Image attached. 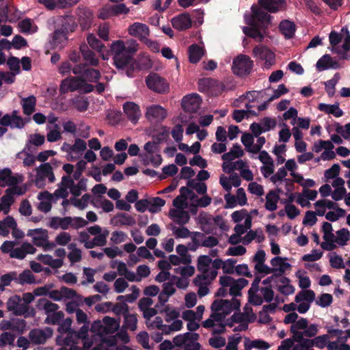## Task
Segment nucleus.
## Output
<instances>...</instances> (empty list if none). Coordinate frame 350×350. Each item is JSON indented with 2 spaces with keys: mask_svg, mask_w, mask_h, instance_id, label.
<instances>
[{
  "mask_svg": "<svg viewBox=\"0 0 350 350\" xmlns=\"http://www.w3.org/2000/svg\"><path fill=\"white\" fill-rule=\"evenodd\" d=\"M138 43L133 39L127 40L126 42L122 40H116L111 45L116 68L120 71H125L126 75L129 77L133 75L134 67L131 64L132 57L138 51Z\"/></svg>",
  "mask_w": 350,
  "mask_h": 350,
  "instance_id": "f257e3e1",
  "label": "nucleus"
},
{
  "mask_svg": "<svg viewBox=\"0 0 350 350\" xmlns=\"http://www.w3.org/2000/svg\"><path fill=\"white\" fill-rule=\"evenodd\" d=\"M270 20V15L265 11L262 10L257 5H253L252 7V18L250 21L251 27H245L243 32L256 41L261 42L264 38V34L260 31V29L267 27Z\"/></svg>",
  "mask_w": 350,
  "mask_h": 350,
  "instance_id": "f03ea898",
  "label": "nucleus"
},
{
  "mask_svg": "<svg viewBox=\"0 0 350 350\" xmlns=\"http://www.w3.org/2000/svg\"><path fill=\"white\" fill-rule=\"evenodd\" d=\"M109 234L108 230H103L100 226L94 225L79 232V241L87 249L103 247L107 244Z\"/></svg>",
  "mask_w": 350,
  "mask_h": 350,
  "instance_id": "7ed1b4c3",
  "label": "nucleus"
},
{
  "mask_svg": "<svg viewBox=\"0 0 350 350\" xmlns=\"http://www.w3.org/2000/svg\"><path fill=\"white\" fill-rule=\"evenodd\" d=\"M119 327L120 321L109 317H105L102 321H94L92 324L91 331L94 334L100 336L103 341H107L109 346H113L116 344V336H111L108 340H106L105 337L108 334L115 333Z\"/></svg>",
  "mask_w": 350,
  "mask_h": 350,
  "instance_id": "20e7f679",
  "label": "nucleus"
},
{
  "mask_svg": "<svg viewBox=\"0 0 350 350\" xmlns=\"http://www.w3.org/2000/svg\"><path fill=\"white\" fill-rule=\"evenodd\" d=\"M86 179L81 178L77 184H75L71 176H63L61 182L58 184V189L54 192L55 198L66 199L69 194L68 189L75 197L79 196L83 191H86Z\"/></svg>",
  "mask_w": 350,
  "mask_h": 350,
  "instance_id": "39448f33",
  "label": "nucleus"
},
{
  "mask_svg": "<svg viewBox=\"0 0 350 350\" xmlns=\"http://www.w3.org/2000/svg\"><path fill=\"white\" fill-rule=\"evenodd\" d=\"M16 242L12 241H5L1 245V251L5 254H9L11 258L18 260L24 259L27 254H33L36 249L33 245L28 242H24L20 247H15Z\"/></svg>",
  "mask_w": 350,
  "mask_h": 350,
  "instance_id": "423d86ee",
  "label": "nucleus"
},
{
  "mask_svg": "<svg viewBox=\"0 0 350 350\" xmlns=\"http://www.w3.org/2000/svg\"><path fill=\"white\" fill-rule=\"evenodd\" d=\"M319 325L315 323L308 324L305 318H300L295 325H291V332L295 342H301L303 337H314L319 332Z\"/></svg>",
  "mask_w": 350,
  "mask_h": 350,
  "instance_id": "0eeeda50",
  "label": "nucleus"
},
{
  "mask_svg": "<svg viewBox=\"0 0 350 350\" xmlns=\"http://www.w3.org/2000/svg\"><path fill=\"white\" fill-rule=\"evenodd\" d=\"M345 31L347 36L344 39V42L341 46L338 44L341 42L343 36L336 31H332L329 33V40L332 46L331 51L339 55L341 59H348L350 56L347 54V52L350 50V34L347 28L343 27L342 31Z\"/></svg>",
  "mask_w": 350,
  "mask_h": 350,
  "instance_id": "6e6552de",
  "label": "nucleus"
},
{
  "mask_svg": "<svg viewBox=\"0 0 350 350\" xmlns=\"http://www.w3.org/2000/svg\"><path fill=\"white\" fill-rule=\"evenodd\" d=\"M94 90V86L88 83L84 79L77 77L66 78L62 81L59 87L61 94L68 92L80 91L83 93H90Z\"/></svg>",
  "mask_w": 350,
  "mask_h": 350,
  "instance_id": "1a4fd4ad",
  "label": "nucleus"
},
{
  "mask_svg": "<svg viewBox=\"0 0 350 350\" xmlns=\"http://www.w3.org/2000/svg\"><path fill=\"white\" fill-rule=\"evenodd\" d=\"M200 335L197 333L186 332L173 338L174 345L181 350H200L201 345L198 342Z\"/></svg>",
  "mask_w": 350,
  "mask_h": 350,
  "instance_id": "9d476101",
  "label": "nucleus"
},
{
  "mask_svg": "<svg viewBox=\"0 0 350 350\" xmlns=\"http://www.w3.org/2000/svg\"><path fill=\"white\" fill-rule=\"evenodd\" d=\"M36 174L34 183L36 186L43 188L46 185V180L48 179L50 183L55 181V176L52 166L49 163H44L36 168Z\"/></svg>",
  "mask_w": 350,
  "mask_h": 350,
  "instance_id": "9b49d317",
  "label": "nucleus"
},
{
  "mask_svg": "<svg viewBox=\"0 0 350 350\" xmlns=\"http://www.w3.org/2000/svg\"><path fill=\"white\" fill-rule=\"evenodd\" d=\"M148 329H158L164 334H170L181 329V323L175 321L171 324H164L161 317H155L152 319H148L146 324Z\"/></svg>",
  "mask_w": 350,
  "mask_h": 350,
  "instance_id": "f8f14e48",
  "label": "nucleus"
},
{
  "mask_svg": "<svg viewBox=\"0 0 350 350\" xmlns=\"http://www.w3.org/2000/svg\"><path fill=\"white\" fill-rule=\"evenodd\" d=\"M240 303L239 300L232 298L231 301L227 299L215 300L211 305V311L213 313L224 315V318L229 314L232 310L239 309Z\"/></svg>",
  "mask_w": 350,
  "mask_h": 350,
  "instance_id": "ddd939ff",
  "label": "nucleus"
},
{
  "mask_svg": "<svg viewBox=\"0 0 350 350\" xmlns=\"http://www.w3.org/2000/svg\"><path fill=\"white\" fill-rule=\"evenodd\" d=\"M219 283L223 287H227L230 295L237 296L241 295V291L248 284V281L244 278L234 280L228 275L220 277Z\"/></svg>",
  "mask_w": 350,
  "mask_h": 350,
  "instance_id": "4468645a",
  "label": "nucleus"
},
{
  "mask_svg": "<svg viewBox=\"0 0 350 350\" xmlns=\"http://www.w3.org/2000/svg\"><path fill=\"white\" fill-rule=\"evenodd\" d=\"M253 67V62L246 55L240 54L237 56L232 62V70L234 74L243 76L250 74Z\"/></svg>",
  "mask_w": 350,
  "mask_h": 350,
  "instance_id": "2eb2a0df",
  "label": "nucleus"
},
{
  "mask_svg": "<svg viewBox=\"0 0 350 350\" xmlns=\"http://www.w3.org/2000/svg\"><path fill=\"white\" fill-rule=\"evenodd\" d=\"M202 326L206 329H212V334L217 335L226 332L225 319L224 315L217 313H211L209 318L204 321Z\"/></svg>",
  "mask_w": 350,
  "mask_h": 350,
  "instance_id": "dca6fc26",
  "label": "nucleus"
},
{
  "mask_svg": "<svg viewBox=\"0 0 350 350\" xmlns=\"http://www.w3.org/2000/svg\"><path fill=\"white\" fill-rule=\"evenodd\" d=\"M6 306L8 310L16 316H24L25 317L29 316V306L23 304L21 297L17 295L8 299Z\"/></svg>",
  "mask_w": 350,
  "mask_h": 350,
  "instance_id": "f3484780",
  "label": "nucleus"
},
{
  "mask_svg": "<svg viewBox=\"0 0 350 350\" xmlns=\"http://www.w3.org/2000/svg\"><path fill=\"white\" fill-rule=\"evenodd\" d=\"M315 299V293L312 290H303L299 292L295 297V301L297 304V310L301 314L306 313L310 308V303Z\"/></svg>",
  "mask_w": 350,
  "mask_h": 350,
  "instance_id": "a211bd4d",
  "label": "nucleus"
},
{
  "mask_svg": "<svg viewBox=\"0 0 350 350\" xmlns=\"http://www.w3.org/2000/svg\"><path fill=\"white\" fill-rule=\"evenodd\" d=\"M129 8L124 3H120L114 5H106L100 10L98 17L103 20L120 14H126Z\"/></svg>",
  "mask_w": 350,
  "mask_h": 350,
  "instance_id": "6ab92c4d",
  "label": "nucleus"
},
{
  "mask_svg": "<svg viewBox=\"0 0 350 350\" xmlns=\"http://www.w3.org/2000/svg\"><path fill=\"white\" fill-rule=\"evenodd\" d=\"M53 334V329L49 327L44 328H34L29 332L28 337L32 344L43 345L51 338Z\"/></svg>",
  "mask_w": 350,
  "mask_h": 350,
  "instance_id": "aec40b11",
  "label": "nucleus"
},
{
  "mask_svg": "<svg viewBox=\"0 0 350 350\" xmlns=\"http://www.w3.org/2000/svg\"><path fill=\"white\" fill-rule=\"evenodd\" d=\"M148 88L157 93H165L169 90V85L165 79L157 73L149 75L146 79Z\"/></svg>",
  "mask_w": 350,
  "mask_h": 350,
  "instance_id": "412c9836",
  "label": "nucleus"
},
{
  "mask_svg": "<svg viewBox=\"0 0 350 350\" xmlns=\"http://www.w3.org/2000/svg\"><path fill=\"white\" fill-rule=\"evenodd\" d=\"M167 110L161 105H152L146 107V118L151 123H160L167 117Z\"/></svg>",
  "mask_w": 350,
  "mask_h": 350,
  "instance_id": "4be33fe9",
  "label": "nucleus"
},
{
  "mask_svg": "<svg viewBox=\"0 0 350 350\" xmlns=\"http://www.w3.org/2000/svg\"><path fill=\"white\" fill-rule=\"evenodd\" d=\"M253 54L255 57L265 62V67L269 68L275 64V54L269 48L258 45L254 48Z\"/></svg>",
  "mask_w": 350,
  "mask_h": 350,
  "instance_id": "5701e85b",
  "label": "nucleus"
},
{
  "mask_svg": "<svg viewBox=\"0 0 350 350\" xmlns=\"http://www.w3.org/2000/svg\"><path fill=\"white\" fill-rule=\"evenodd\" d=\"M55 28L67 34L75 31L77 25L73 16L69 15L59 16L55 21Z\"/></svg>",
  "mask_w": 350,
  "mask_h": 350,
  "instance_id": "b1692460",
  "label": "nucleus"
},
{
  "mask_svg": "<svg viewBox=\"0 0 350 350\" xmlns=\"http://www.w3.org/2000/svg\"><path fill=\"white\" fill-rule=\"evenodd\" d=\"M24 177L22 174L12 175V171L8 168L0 172V187L16 185L22 183Z\"/></svg>",
  "mask_w": 350,
  "mask_h": 350,
  "instance_id": "393cba45",
  "label": "nucleus"
},
{
  "mask_svg": "<svg viewBox=\"0 0 350 350\" xmlns=\"http://www.w3.org/2000/svg\"><path fill=\"white\" fill-rule=\"evenodd\" d=\"M260 4L259 8L271 12L275 13L279 11L284 10L286 7L285 0H258ZM258 8V6H257Z\"/></svg>",
  "mask_w": 350,
  "mask_h": 350,
  "instance_id": "a878e982",
  "label": "nucleus"
},
{
  "mask_svg": "<svg viewBox=\"0 0 350 350\" xmlns=\"http://www.w3.org/2000/svg\"><path fill=\"white\" fill-rule=\"evenodd\" d=\"M201 98L197 94H192L183 97L182 107L187 112H196L200 107Z\"/></svg>",
  "mask_w": 350,
  "mask_h": 350,
  "instance_id": "bb28decb",
  "label": "nucleus"
},
{
  "mask_svg": "<svg viewBox=\"0 0 350 350\" xmlns=\"http://www.w3.org/2000/svg\"><path fill=\"white\" fill-rule=\"evenodd\" d=\"M261 278L256 276L254 281L252 283V286L248 291V300L249 302L254 306H260L262 304V299L261 295L258 293L259 291V284L260 282Z\"/></svg>",
  "mask_w": 350,
  "mask_h": 350,
  "instance_id": "cd10ccee",
  "label": "nucleus"
},
{
  "mask_svg": "<svg viewBox=\"0 0 350 350\" xmlns=\"http://www.w3.org/2000/svg\"><path fill=\"white\" fill-rule=\"evenodd\" d=\"M171 22L173 27L178 31H185L192 25V21L188 13H183L174 16Z\"/></svg>",
  "mask_w": 350,
  "mask_h": 350,
  "instance_id": "c85d7f7f",
  "label": "nucleus"
},
{
  "mask_svg": "<svg viewBox=\"0 0 350 350\" xmlns=\"http://www.w3.org/2000/svg\"><path fill=\"white\" fill-rule=\"evenodd\" d=\"M129 33L134 37H137L141 40H146L150 33L148 27L144 23H134L128 28Z\"/></svg>",
  "mask_w": 350,
  "mask_h": 350,
  "instance_id": "c756f323",
  "label": "nucleus"
},
{
  "mask_svg": "<svg viewBox=\"0 0 350 350\" xmlns=\"http://www.w3.org/2000/svg\"><path fill=\"white\" fill-rule=\"evenodd\" d=\"M27 236L31 237L33 243L40 247L49 239L48 230L43 228L29 229Z\"/></svg>",
  "mask_w": 350,
  "mask_h": 350,
  "instance_id": "7c9ffc66",
  "label": "nucleus"
},
{
  "mask_svg": "<svg viewBox=\"0 0 350 350\" xmlns=\"http://www.w3.org/2000/svg\"><path fill=\"white\" fill-rule=\"evenodd\" d=\"M157 147V144L154 142L146 143L144 147L146 151L144 157L147 159H150L151 163L154 165H159L162 160L159 154H155Z\"/></svg>",
  "mask_w": 350,
  "mask_h": 350,
  "instance_id": "2f4dec72",
  "label": "nucleus"
},
{
  "mask_svg": "<svg viewBox=\"0 0 350 350\" xmlns=\"http://www.w3.org/2000/svg\"><path fill=\"white\" fill-rule=\"evenodd\" d=\"M170 217L179 226L187 224L189 219L190 215L189 213L182 208H173L170 211Z\"/></svg>",
  "mask_w": 350,
  "mask_h": 350,
  "instance_id": "473e14b6",
  "label": "nucleus"
},
{
  "mask_svg": "<svg viewBox=\"0 0 350 350\" xmlns=\"http://www.w3.org/2000/svg\"><path fill=\"white\" fill-rule=\"evenodd\" d=\"M317 69L323 71L327 69H337L340 68L339 63L329 55H324L317 62Z\"/></svg>",
  "mask_w": 350,
  "mask_h": 350,
  "instance_id": "72a5a7b5",
  "label": "nucleus"
},
{
  "mask_svg": "<svg viewBox=\"0 0 350 350\" xmlns=\"http://www.w3.org/2000/svg\"><path fill=\"white\" fill-rule=\"evenodd\" d=\"M286 259V258L276 256L271 260L273 273H275V275H277L278 277L282 276L287 269L291 267L289 263L284 262Z\"/></svg>",
  "mask_w": 350,
  "mask_h": 350,
  "instance_id": "f704fd0d",
  "label": "nucleus"
},
{
  "mask_svg": "<svg viewBox=\"0 0 350 350\" xmlns=\"http://www.w3.org/2000/svg\"><path fill=\"white\" fill-rule=\"evenodd\" d=\"M79 49L83 59L85 62L84 64L85 66H96L98 64L99 60L98 57L96 56V54L89 49V46L86 44H82Z\"/></svg>",
  "mask_w": 350,
  "mask_h": 350,
  "instance_id": "c9c22d12",
  "label": "nucleus"
},
{
  "mask_svg": "<svg viewBox=\"0 0 350 350\" xmlns=\"http://www.w3.org/2000/svg\"><path fill=\"white\" fill-rule=\"evenodd\" d=\"M123 109L128 118L136 123L141 116L139 106L133 102H127L124 104Z\"/></svg>",
  "mask_w": 350,
  "mask_h": 350,
  "instance_id": "e433bc0d",
  "label": "nucleus"
},
{
  "mask_svg": "<svg viewBox=\"0 0 350 350\" xmlns=\"http://www.w3.org/2000/svg\"><path fill=\"white\" fill-rule=\"evenodd\" d=\"M282 191L280 188H277L275 191H269L265 197L266 202L265 206L267 210L273 211L277 209V204L280 199L279 193H282Z\"/></svg>",
  "mask_w": 350,
  "mask_h": 350,
  "instance_id": "4c0bfd02",
  "label": "nucleus"
},
{
  "mask_svg": "<svg viewBox=\"0 0 350 350\" xmlns=\"http://www.w3.org/2000/svg\"><path fill=\"white\" fill-rule=\"evenodd\" d=\"M0 124L3 126H10L12 129H22L25 122L21 117L10 118L9 114H5L0 119Z\"/></svg>",
  "mask_w": 350,
  "mask_h": 350,
  "instance_id": "58836bf2",
  "label": "nucleus"
},
{
  "mask_svg": "<svg viewBox=\"0 0 350 350\" xmlns=\"http://www.w3.org/2000/svg\"><path fill=\"white\" fill-rule=\"evenodd\" d=\"M54 197L55 198L54 193L51 194L48 191L39 193L38 198L41 201L38 206V208L44 213L49 212L52 207L51 200H52Z\"/></svg>",
  "mask_w": 350,
  "mask_h": 350,
  "instance_id": "ea45409f",
  "label": "nucleus"
},
{
  "mask_svg": "<svg viewBox=\"0 0 350 350\" xmlns=\"http://www.w3.org/2000/svg\"><path fill=\"white\" fill-rule=\"evenodd\" d=\"M180 191L181 194L177 196L173 200V205L176 207V208L184 209L187 206V198L185 196V193L190 195L191 198H193L195 197V194L192 191L189 190V189L185 187H181Z\"/></svg>",
  "mask_w": 350,
  "mask_h": 350,
  "instance_id": "a19ab883",
  "label": "nucleus"
},
{
  "mask_svg": "<svg viewBox=\"0 0 350 350\" xmlns=\"http://www.w3.org/2000/svg\"><path fill=\"white\" fill-rule=\"evenodd\" d=\"M72 147V159L70 161H75L79 158L87 148L86 142L80 139L77 138L75 140L74 144L71 145Z\"/></svg>",
  "mask_w": 350,
  "mask_h": 350,
  "instance_id": "79ce46f5",
  "label": "nucleus"
},
{
  "mask_svg": "<svg viewBox=\"0 0 350 350\" xmlns=\"http://www.w3.org/2000/svg\"><path fill=\"white\" fill-rule=\"evenodd\" d=\"M36 98L33 95L21 98V104L24 114L29 116L36 111Z\"/></svg>",
  "mask_w": 350,
  "mask_h": 350,
  "instance_id": "37998d69",
  "label": "nucleus"
},
{
  "mask_svg": "<svg viewBox=\"0 0 350 350\" xmlns=\"http://www.w3.org/2000/svg\"><path fill=\"white\" fill-rule=\"evenodd\" d=\"M217 275V271H212L208 273H201L193 280L195 285H209L215 280Z\"/></svg>",
  "mask_w": 350,
  "mask_h": 350,
  "instance_id": "c03bdc74",
  "label": "nucleus"
},
{
  "mask_svg": "<svg viewBox=\"0 0 350 350\" xmlns=\"http://www.w3.org/2000/svg\"><path fill=\"white\" fill-rule=\"evenodd\" d=\"M37 260L41 261L44 265L50 266L53 269H59L64 265V261L62 259H55L49 254H39L37 256Z\"/></svg>",
  "mask_w": 350,
  "mask_h": 350,
  "instance_id": "a18cd8bd",
  "label": "nucleus"
},
{
  "mask_svg": "<svg viewBox=\"0 0 350 350\" xmlns=\"http://www.w3.org/2000/svg\"><path fill=\"white\" fill-rule=\"evenodd\" d=\"M318 109L327 114H332L336 118L341 117L343 115V111L339 108L338 103L334 105L320 103Z\"/></svg>",
  "mask_w": 350,
  "mask_h": 350,
  "instance_id": "49530a36",
  "label": "nucleus"
},
{
  "mask_svg": "<svg viewBox=\"0 0 350 350\" xmlns=\"http://www.w3.org/2000/svg\"><path fill=\"white\" fill-rule=\"evenodd\" d=\"M243 155L244 151L241 148V146L236 144L233 145L232 148L228 152L224 153L221 156V158L225 161H230L236 158L241 157Z\"/></svg>",
  "mask_w": 350,
  "mask_h": 350,
  "instance_id": "de8ad7c7",
  "label": "nucleus"
},
{
  "mask_svg": "<svg viewBox=\"0 0 350 350\" xmlns=\"http://www.w3.org/2000/svg\"><path fill=\"white\" fill-rule=\"evenodd\" d=\"M16 226V220L12 216H8L4 219L0 220V235L7 237L12 227Z\"/></svg>",
  "mask_w": 350,
  "mask_h": 350,
  "instance_id": "09e8293b",
  "label": "nucleus"
},
{
  "mask_svg": "<svg viewBox=\"0 0 350 350\" xmlns=\"http://www.w3.org/2000/svg\"><path fill=\"white\" fill-rule=\"evenodd\" d=\"M162 312L165 314V321L166 323L171 324L175 321H180L181 323V328L183 327V321L178 319L180 313L177 310L166 306Z\"/></svg>",
  "mask_w": 350,
  "mask_h": 350,
  "instance_id": "8fccbe9b",
  "label": "nucleus"
},
{
  "mask_svg": "<svg viewBox=\"0 0 350 350\" xmlns=\"http://www.w3.org/2000/svg\"><path fill=\"white\" fill-rule=\"evenodd\" d=\"M46 130L48 131L46 135L47 141L49 142H55L62 138V133L60 132V126L57 124H55L53 126L46 125Z\"/></svg>",
  "mask_w": 350,
  "mask_h": 350,
  "instance_id": "3c124183",
  "label": "nucleus"
},
{
  "mask_svg": "<svg viewBox=\"0 0 350 350\" xmlns=\"http://www.w3.org/2000/svg\"><path fill=\"white\" fill-rule=\"evenodd\" d=\"M137 318L135 314H125L122 328L135 332L137 328Z\"/></svg>",
  "mask_w": 350,
  "mask_h": 350,
  "instance_id": "603ef678",
  "label": "nucleus"
},
{
  "mask_svg": "<svg viewBox=\"0 0 350 350\" xmlns=\"http://www.w3.org/2000/svg\"><path fill=\"white\" fill-rule=\"evenodd\" d=\"M118 274L120 276H124L125 279L131 282V280H137L135 277V273L129 271L125 262L120 261L118 262L117 266Z\"/></svg>",
  "mask_w": 350,
  "mask_h": 350,
  "instance_id": "864d4df0",
  "label": "nucleus"
},
{
  "mask_svg": "<svg viewBox=\"0 0 350 350\" xmlns=\"http://www.w3.org/2000/svg\"><path fill=\"white\" fill-rule=\"evenodd\" d=\"M212 259L208 256H200L198 259L197 268L201 273H208L209 271H215L213 269L210 265Z\"/></svg>",
  "mask_w": 350,
  "mask_h": 350,
  "instance_id": "5fc2aeb1",
  "label": "nucleus"
},
{
  "mask_svg": "<svg viewBox=\"0 0 350 350\" xmlns=\"http://www.w3.org/2000/svg\"><path fill=\"white\" fill-rule=\"evenodd\" d=\"M280 29L285 38H291L295 31V25L293 22L284 20L280 23Z\"/></svg>",
  "mask_w": 350,
  "mask_h": 350,
  "instance_id": "6e6d98bb",
  "label": "nucleus"
},
{
  "mask_svg": "<svg viewBox=\"0 0 350 350\" xmlns=\"http://www.w3.org/2000/svg\"><path fill=\"white\" fill-rule=\"evenodd\" d=\"M39 310H43L48 316L59 309V306L46 299H40L38 301Z\"/></svg>",
  "mask_w": 350,
  "mask_h": 350,
  "instance_id": "4d7b16f0",
  "label": "nucleus"
},
{
  "mask_svg": "<svg viewBox=\"0 0 350 350\" xmlns=\"http://www.w3.org/2000/svg\"><path fill=\"white\" fill-rule=\"evenodd\" d=\"M116 226H133L135 219L127 213H119L113 218Z\"/></svg>",
  "mask_w": 350,
  "mask_h": 350,
  "instance_id": "13d9d810",
  "label": "nucleus"
},
{
  "mask_svg": "<svg viewBox=\"0 0 350 350\" xmlns=\"http://www.w3.org/2000/svg\"><path fill=\"white\" fill-rule=\"evenodd\" d=\"M189 62L196 64L200 61L203 55L202 49L197 44H192L189 47Z\"/></svg>",
  "mask_w": 350,
  "mask_h": 350,
  "instance_id": "bf43d9fd",
  "label": "nucleus"
},
{
  "mask_svg": "<svg viewBox=\"0 0 350 350\" xmlns=\"http://www.w3.org/2000/svg\"><path fill=\"white\" fill-rule=\"evenodd\" d=\"M39 3H42L49 10L67 8L68 3L66 0H38Z\"/></svg>",
  "mask_w": 350,
  "mask_h": 350,
  "instance_id": "052dcab7",
  "label": "nucleus"
},
{
  "mask_svg": "<svg viewBox=\"0 0 350 350\" xmlns=\"http://www.w3.org/2000/svg\"><path fill=\"white\" fill-rule=\"evenodd\" d=\"M335 235L332 232L323 234V239L325 242L321 243V247L327 251H332L336 247Z\"/></svg>",
  "mask_w": 350,
  "mask_h": 350,
  "instance_id": "680f3d73",
  "label": "nucleus"
},
{
  "mask_svg": "<svg viewBox=\"0 0 350 350\" xmlns=\"http://www.w3.org/2000/svg\"><path fill=\"white\" fill-rule=\"evenodd\" d=\"M21 32L23 33H34L37 31V27L33 25L32 20L25 18L18 23Z\"/></svg>",
  "mask_w": 350,
  "mask_h": 350,
  "instance_id": "e2e57ef3",
  "label": "nucleus"
},
{
  "mask_svg": "<svg viewBox=\"0 0 350 350\" xmlns=\"http://www.w3.org/2000/svg\"><path fill=\"white\" fill-rule=\"evenodd\" d=\"M171 230L173 235L176 239H187L189 237L191 234V232H190L189 229L184 226H172Z\"/></svg>",
  "mask_w": 350,
  "mask_h": 350,
  "instance_id": "0e129e2a",
  "label": "nucleus"
},
{
  "mask_svg": "<svg viewBox=\"0 0 350 350\" xmlns=\"http://www.w3.org/2000/svg\"><path fill=\"white\" fill-rule=\"evenodd\" d=\"M73 107L79 111H85L88 109L89 102L85 97L77 96L71 100Z\"/></svg>",
  "mask_w": 350,
  "mask_h": 350,
  "instance_id": "69168bd1",
  "label": "nucleus"
},
{
  "mask_svg": "<svg viewBox=\"0 0 350 350\" xmlns=\"http://www.w3.org/2000/svg\"><path fill=\"white\" fill-rule=\"evenodd\" d=\"M89 329V324H83L79 331L77 332L74 330L71 332L70 338H72V341L76 342V340L85 339L88 335Z\"/></svg>",
  "mask_w": 350,
  "mask_h": 350,
  "instance_id": "338daca9",
  "label": "nucleus"
},
{
  "mask_svg": "<svg viewBox=\"0 0 350 350\" xmlns=\"http://www.w3.org/2000/svg\"><path fill=\"white\" fill-rule=\"evenodd\" d=\"M289 279L286 277H283L280 280V282L283 284V285H280L278 287V290L283 295H289L294 293L295 288L289 284Z\"/></svg>",
  "mask_w": 350,
  "mask_h": 350,
  "instance_id": "774afa93",
  "label": "nucleus"
}]
</instances>
